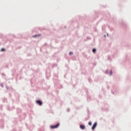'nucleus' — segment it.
I'll return each mask as SVG.
<instances>
[{
	"mask_svg": "<svg viewBox=\"0 0 131 131\" xmlns=\"http://www.w3.org/2000/svg\"><path fill=\"white\" fill-rule=\"evenodd\" d=\"M60 125V123H58L56 125L51 126L50 128L54 129V128H57Z\"/></svg>",
	"mask_w": 131,
	"mask_h": 131,
	"instance_id": "f257e3e1",
	"label": "nucleus"
},
{
	"mask_svg": "<svg viewBox=\"0 0 131 131\" xmlns=\"http://www.w3.org/2000/svg\"><path fill=\"white\" fill-rule=\"evenodd\" d=\"M36 103L39 106H41V105H42V102H41L40 100L36 101Z\"/></svg>",
	"mask_w": 131,
	"mask_h": 131,
	"instance_id": "f03ea898",
	"label": "nucleus"
},
{
	"mask_svg": "<svg viewBox=\"0 0 131 131\" xmlns=\"http://www.w3.org/2000/svg\"><path fill=\"white\" fill-rule=\"evenodd\" d=\"M96 127H97V123H95L92 127V130H94Z\"/></svg>",
	"mask_w": 131,
	"mask_h": 131,
	"instance_id": "7ed1b4c3",
	"label": "nucleus"
},
{
	"mask_svg": "<svg viewBox=\"0 0 131 131\" xmlns=\"http://www.w3.org/2000/svg\"><path fill=\"white\" fill-rule=\"evenodd\" d=\"M80 127L81 129H84L85 128V126H84V125H81L80 126Z\"/></svg>",
	"mask_w": 131,
	"mask_h": 131,
	"instance_id": "20e7f679",
	"label": "nucleus"
},
{
	"mask_svg": "<svg viewBox=\"0 0 131 131\" xmlns=\"http://www.w3.org/2000/svg\"><path fill=\"white\" fill-rule=\"evenodd\" d=\"M36 36H40V35H35L33 36V37H36Z\"/></svg>",
	"mask_w": 131,
	"mask_h": 131,
	"instance_id": "39448f33",
	"label": "nucleus"
},
{
	"mask_svg": "<svg viewBox=\"0 0 131 131\" xmlns=\"http://www.w3.org/2000/svg\"><path fill=\"white\" fill-rule=\"evenodd\" d=\"M96 49H93L92 50L93 53H94L95 54V53H96Z\"/></svg>",
	"mask_w": 131,
	"mask_h": 131,
	"instance_id": "423d86ee",
	"label": "nucleus"
},
{
	"mask_svg": "<svg viewBox=\"0 0 131 131\" xmlns=\"http://www.w3.org/2000/svg\"><path fill=\"white\" fill-rule=\"evenodd\" d=\"M69 55H70V56H71V55H73V53L72 52H71L69 53Z\"/></svg>",
	"mask_w": 131,
	"mask_h": 131,
	"instance_id": "0eeeda50",
	"label": "nucleus"
},
{
	"mask_svg": "<svg viewBox=\"0 0 131 131\" xmlns=\"http://www.w3.org/2000/svg\"><path fill=\"white\" fill-rule=\"evenodd\" d=\"M89 125H92V122H89Z\"/></svg>",
	"mask_w": 131,
	"mask_h": 131,
	"instance_id": "6e6552de",
	"label": "nucleus"
},
{
	"mask_svg": "<svg viewBox=\"0 0 131 131\" xmlns=\"http://www.w3.org/2000/svg\"><path fill=\"white\" fill-rule=\"evenodd\" d=\"M5 51V49L3 48L1 49V52H4Z\"/></svg>",
	"mask_w": 131,
	"mask_h": 131,
	"instance_id": "1a4fd4ad",
	"label": "nucleus"
},
{
	"mask_svg": "<svg viewBox=\"0 0 131 131\" xmlns=\"http://www.w3.org/2000/svg\"><path fill=\"white\" fill-rule=\"evenodd\" d=\"M110 75H112V71H110Z\"/></svg>",
	"mask_w": 131,
	"mask_h": 131,
	"instance_id": "9d476101",
	"label": "nucleus"
}]
</instances>
